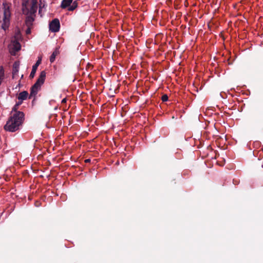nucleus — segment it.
<instances>
[{"instance_id":"6","label":"nucleus","mask_w":263,"mask_h":263,"mask_svg":"<svg viewBox=\"0 0 263 263\" xmlns=\"http://www.w3.org/2000/svg\"><path fill=\"white\" fill-rule=\"evenodd\" d=\"M60 24L58 19H54L49 24L50 30L53 32L59 31Z\"/></svg>"},{"instance_id":"2","label":"nucleus","mask_w":263,"mask_h":263,"mask_svg":"<svg viewBox=\"0 0 263 263\" xmlns=\"http://www.w3.org/2000/svg\"><path fill=\"white\" fill-rule=\"evenodd\" d=\"M37 0H31L30 2L28 0H23V12L24 13L28 14L29 13L31 14L34 13L36 11Z\"/></svg>"},{"instance_id":"8","label":"nucleus","mask_w":263,"mask_h":263,"mask_svg":"<svg viewBox=\"0 0 263 263\" xmlns=\"http://www.w3.org/2000/svg\"><path fill=\"white\" fill-rule=\"evenodd\" d=\"M28 95V94L27 91H24L19 93L17 98L19 100H21V101H22L27 99Z\"/></svg>"},{"instance_id":"7","label":"nucleus","mask_w":263,"mask_h":263,"mask_svg":"<svg viewBox=\"0 0 263 263\" xmlns=\"http://www.w3.org/2000/svg\"><path fill=\"white\" fill-rule=\"evenodd\" d=\"M41 59L39 58V60L36 61V63L32 66V69L30 74V77L33 78L34 77L37 67L41 64Z\"/></svg>"},{"instance_id":"9","label":"nucleus","mask_w":263,"mask_h":263,"mask_svg":"<svg viewBox=\"0 0 263 263\" xmlns=\"http://www.w3.org/2000/svg\"><path fill=\"white\" fill-rule=\"evenodd\" d=\"M59 54V51L58 48H56L54 51L53 52L52 54L50 56V61L52 63L54 61L56 57Z\"/></svg>"},{"instance_id":"3","label":"nucleus","mask_w":263,"mask_h":263,"mask_svg":"<svg viewBox=\"0 0 263 263\" xmlns=\"http://www.w3.org/2000/svg\"><path fill=\"white\" fill-rule=\"evenodd\" d=\"M46 77V72L44 71H41L40 77L32 87L30 92L31 96H34L40 89L41 85L44 83Z\"/></svg>"},{"instance_id":"15","label":"nucleus","mask_w":263,"mask_h":263,"mask_svg":"<svg viewBox=\"0 0 263 263\" xmlns=\"http://www.w3.org/2000/svg\"><path fill=\"white\" fill-rule=\"evenodd\" d=\"M89 161H90L89 159H86L85 160V162H89Z\"/></svg>"},{"instance_id":"12","label":"nucleus","mask_w":263,"mask_h":263,"mask_svg":"<svg viewBox=\"0 0 263 263\" xmlns=\"http://www.w3.org/2000/svg\"><path fill=\"white\" fill-rule=\"evenodd\" d=\"M168 100V96L166 95H164L162 97V100L163 102L166 101Z\"/></svg>"},{"instance_id":"1","label":"nucleus","mask_w":263,"mask_h":263,"mask_svg":"<svg viewBox=\"0 0 263 263\" xmlns=\"http://www.w3.org/2000/svg\"><path fill=\"white\" fill-rule=\"evenodd\" d=\"M15 110L16 106L13 108L12 115L4 126V129L6 131L14 132L17 130L23 122L24 116L23 112L15 111Z\"/></svg>"},{"instance_id":"11","label":"nucleus","mask_w":263,"mask_h":263,"mask_svg":"<svg viewBox=\"0 0 263 263\" xmlns=\"http://www.w3.org/2000/svg\"><path fill=\"white\" fill-rule=\"evenodd\" d=\"M34 21V18L32 16H28L26 18V23L27 26H30L32 24V23Z\"/></svg>"},{"instance_id":"16","label":"nucleus","mask_w":263,"mask_h":263,"mask_svg":"<svg viewBox=\"0 0 263 263\" xmlns=\"http://www.w3.org/2000/svg\"><path fill=\"white\" fill-rule=\"evenodd\" d=\"M14 1H15V0H13ZM14 3H15V2H14Z\"/></svg>"},{"instance_id":"5","label":"nucleus","mask_w":263,"mask_h":263,"mask_svg":"<svg viewBox=\"0 0 263 263\" xmlns=\"http://www.w3.org/2000/svg\"><path fill=\"white\" fill-rule=\"evenodd\" d=\"M73 0H63L61 3V7L66 8L68 7V10L73 11L78 6V3L76 1L72 3Z\"/></svg>"},{"instance_id":"10","label":"nucleus","mask_w":263,"mask_h":263,"mask_svg":"<svg viewBox=\"0 0 263 263\" xmlns=\"http://www.w3.org/2000/svg\"><path fill=\"white\" fill-rule=\"evenodd\" d=\"M5 78V71L3 67H0V85Z\"/></svg>"},{"instance_id":"4","label":"nucleus","mask_w":263,"mask_h":263,"mask_svg":"<svg viewBox=\"0 0 263 263\" xmlns=\"http://www.w3.org/2000/svg\"><path fill=\"white\" fill-rule=\"evenodd\" d=\"M20 37V34L18 33L11 40V43L8 46L9 52L11 55H14L16 52L21 49V45L17 40Z\"/></svg>"},{"instance_id":"13","label":"nucleus","mask_w":263,"mask_h":263,"mask_svg":"<svg viewBox=\"0 0 263 263\" xmlns=\"http://www.w3.org/2000/svg\"><path fill=\"white\" fill-rule=\"evenodd\" d=\"M14 68L15 69L16 71H18V65L16 64V63H15L14 65Z\"/></svg>"},{"instance_id":"14","label":"nucleus","mask_w":263,"mask_h":263,"mask_svg":"<svg viewBox=\"0 0 263 263\" xmlns=\"http://www.w3.org/2000/svg\"><path fill=\"white\" fill-rule=\"evenodd\" d=\"M62 102H66V99H64L62 101Z\"/></svg>"}]
</instances>
